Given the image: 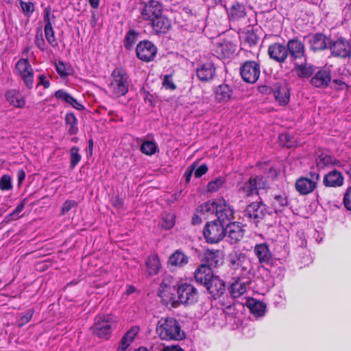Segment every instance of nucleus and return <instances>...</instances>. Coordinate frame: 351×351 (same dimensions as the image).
Returning a JSON list of instances; mask_svg holds the SVG:
<instances>
[{
    "instance_id": "51",
    "label": "nucleus",
    "mask_w": 351,
    "mask_h": 351,
    "mask_svg": "<svg viewBox=\"0 0 351 351\" xmlns=\"http://www.w3.org/2000/svg\"><path fill=\"white\" fill-rule=\"evenodd\" d=\"M19 3L24 14L29 17L35 10L34 4L32 2H25L22 0H19Z\"/></svg>"
},
{
    "instance_id": "60",
    "label": "nucleus",
    "mask_w": 351,
    "mask_h": 351,
    "mask_svg": "<svg viewBox=\"0 0 351 351\" xmlns=\"http://www.w3.org/2000/svg\"><path fill=\"white\" fill-rule=\"evenodd\" d=\"M170 282V280L169 278H163L162 280L161 284L160 285V287L158 289V295L164 300V296L165 295V289H167L169 287Z\"/></svg>"
},
{
    "instance_id": "25",
    "label": "nucleus",
    "mask_w": 351,
    "mask_h": 351,
    "mask_svg": "<svg viewBox=\"0 0 351 351\" xmlns=\"http://www.w3.org/2000/svg\"><path fill=\"white\" fill-rule=\"evenodd\" d=\"M214 276L211 267L206 264L200 265L194 272L196 282L204 287Z\"/></svg>"
},
{
    "instance_id": "38",
    "label": "nucleus",
    "mask_w": 351,
    "mask_h": 351,
    "mask_svg": "<svg viewBox=\"0 0 351 351\" xmlns=\"http://www.w3.org/2000/svg\"><path fill=\"white\" fill-rule=\"evenodd\" d=\"M141 152L147 155L152 156L159 151L154 140H143L140 147Z\"/></svg>"
},
{
    "instance_id": "58",
    "label": "nucleus",
    "mask_w": 351,
    "mask_h": 351,
    "mask_svg": "<svg viewBox=\"0 0 351 351\" xmlns=\"http://www.w3.org/2000/svg\"><path fill=\"white\" fill-rule=\"evenodd\" d=\"M34 313V311L33 309H29L25 315L21 317L20 319L19 320V326H22L24 324L28 323L31 320Z\"/></svg>"
},
{
    "instance_id": "35",
    "label": "nucleus",
    "mask_w": 351,
    "mask_h": 351,
    "mask_svg": "<svg viewBox=\"0 0 351 351\" xmlns=\"http://www.w3.org/2000/svg\"><path fill=\"white\" fill-rule=\"evenodd\" d=\"M54 96L56 99L65 102L78 110L84 109V106L81 104H80L71 95L63 90H58L56 91Z\"/></svg>"
},
{
    "instance_id": "8",
    "label": "nucleus",
    "mask_w": 351,
    "mask_h": 351,
    "mask_svg": "<svg viewBox=\"0 0 351 351\" xmlns=\"http://www.w3.org/2000/svg\"><path fill=\"white\" fill-rule=\"evenodd\" d=\"M114 320L110 315H99L95 318L91 329L97 337L108 339L112 332Z\"/></svg>"
},
{
    "instance_id": "32",
    "label": "nucleus",
    "mask_w": 351,
    "mask_h": 351,
    "mask_svg": "<svg viewBox=\"0 0 351 351\" xmlns=\"http://www.w3.org/2000/svg\"><path fill=\"white\" fill-rule=\"evenodd\" d=\"M5 98L11 106L22 108L25 105V99L23 95L16 89H10L6 91Z\"/></svg>"
},
{
    "instance_id": "6",
    "label": "nucleus",
    "mask_w": 351,
    "mask_h": 351,
    "mask_svg": "<svg viewBox=\"0 0 351 351\" xmlns=\"http://www.w3.org/2000/svg\"><path fill=\"white\" fill-rule=\"evenodd\" d=\"M269 188V184L265 178L262 175L252 176L245 182L238 185V191L244 197L258 195V191L261 189Z\"/></svg>"
},
{
    "instance_id": "41",
    "label": "nucleus",
    "mask_w": 351,
    "mask_h": 351,
    "mask_svg": "<svg viewBox=\"0 0 351 351\" xmlns=\"http://www.w3.org/2000/svg\"><path fill=\"white\" fill-rule=\"evenodd\" d=\"M139 33L134 29H130L125 34L124 38V47L128 50H131L134 45L138 39Z\"/></svg>"
},
{
    "instance_id": "3",
    "label": "nucleus",
    "mask_w": 351,
    "mask_h": 351,
    "mask_svg": "<svg viewBox=\"0 0 351 351\" xmlns=\"http://www.w3.org/2000/svg\"><path fill=\"white\" fill-rule=\"evenodd\" d=\"M227 262L230 269L238 276H251L253 267L247 254L239 250H233L227 256Z\"/></svg>"
},
{
    "instance_id": "15",
    "label": "nucleus",
    "mask_w": 351,
    "mask_h": 351,
    "mask_svg": "<svg viewBox=\"0 0 351 351\" xmlns=\"http://www.w3.org/2000/svg\"><path fill=\"white\" fill-rule=\"evenodd\" d=\"M260 73V65L255 61H246L240 67L241 76L247 83H255L259 78Z\"/></svg>"
},
{
    "instance_id": "48",
    "label": "nucleus",
    "mask_w": 351,
    "mask_h": 351,
    "mask_svg": "<svg viewBox=\"0 0 351 351\" xmlns=\"http://www.w3.org/2000/svg\"><path fill=\"white\" fill-rule=\"evenodd\" d=\"M175 225V215L169 213L165 215H162V227L165 230H169Z\"/></svg>"
},
{
    "instance_id": "36",
    "label": "nucleus",
    "mask_w": 351,
    "mask_h": 351,
    "mask_svg": "<svg viewBox=\"0 0 351 351\" xmlns=\"http://www.w3.org/2000/svg\"><path fill=\"white\" fill-rule=\"evenodd\" d=\"M146 271L149 276H155L158 274L160 268V263L157 255L149 256L146 261Z\"/></svg>"
},
{
    "instance_id": "63",
    "label": "nucleus",
    "mask_w": 351,
    "mask_h": 351,
    "mask_svg": "<svg viewBox=\"0 0 351 351\" xmlns=\"http://www.w3.org/2000/svg\"><path fill=\"white\" fill-rule=\"evenodd\" d=\"M132 342L126 339L124 337L121 339L120 343L117 348V351H125L130 345Z\"/></svg>"
},
{
    "instance_id": "17",
    "label": "nucleus",
    "mask_w": 351,
    "mask_h": 351,
    "mask_svg": "<svg viewBox=\"0 0 351 351\" xmlns=\"http://www.w3.org/2000/svg\"><path fill=\"white\" fill-rule=\"evenodd\" d=\"M250 276H238L237 278H233V282L230 284L229 289L230 293L233 298H239L247 292L251 282Z\"/></svg>"
},
{
    "instance_id": "24",
    "label": "nucleus",
    "mask_w": 351,
    "mask_h": 351,
    "mask_svg": "<svg viewBox=\"0 0 351 351\" xmlns=\"http://www.w3.org/2000/svg\"><path fill=\"white\" fill-rule=\"evenodd\" d=\"M148 23L155 34H165L171 27V21L166 17L163 12L157 17L152 19Z\"/></svg>"
},
{
    "instance_id": "54",
    "label": "nucleus",
    "mask_w": 351,
    "mask_h": 351,
    "mask_svg": "<svg viewBox=\"0 0 351 351\" xmlns=\"http://www.w3.org/2000/svg\"><path fill=\"white\" fill-rule=\"evenodd\" d=\"M77 206V203L75 200L68 199L66 200L61 208V214L65 215L67 212Z\"/></svg>"
},
{
    "instance_id": "31",
    "label": "nucleus",
    "mask_w": 351,
    "mask_h": 351,
    "mask_svg": "<svg viewBox=\"0 0 351 351\" xmlns=\"http://www.w3.org/2000/svg\"><path fill=\"white\" fill-rule=\"evenodd\" d=\"M344 178L342 173L337 170H333L326 173L323 180V183L327 187H339L343 185Z\"/></svg>"
},
{
    "instance_id": "59",
    "label": "nucleus",
    "mask_w": 351,
    "mask_h": 351,
    "mask_svg": "<svg viewBox=\"0 0 351 351\" xmlns=\"http://www.w3.org/2000/svg\"><path fill=\"white\" fill-rule=\"evenodd\" d=\"M139 332V328L138 326H133L129 330L126 332V333L123 335V337L129 340L130 342H132L136 335Z\"/></svg>"
},
{
    "instance_id": "9",
    "label": "nucleus",
    "mask_w": 351,
    "mask_h": 351,
    "mask_svg": "<svg viewBox=\"0 0 351 351\" xmlns=\"http://www.w3.org/2000/svg\"><path fill=\"white\" fill-rule=\"evenodd\" d=\"M267 213V206L262 202L249 204L243 211V217L248 221L257 225L265 218Z\"/></svg>"
},
{
    "instance_id": "46",
    "label": "nucleus",
    "mask_w": 351,
    "mask_h": 351,
    "mask_svg": "<svg viewBox=\"0 0 351 351\" xmlns=\"http://www.w3.org/2000/svg\"><path fill=\"white\" fill-rule=\"evenodd\" d=\"M79 151V148L76 146L72 147L70 149V167L71 169H74L81 160L82 156L80 154Z\"/></svg>"
},
{
    "instance_id": "10",
    "label": "nucleus",
    "mask_w": 351,
    "mask_h": 351,
    "mask_svg": "<svg viewBox=\"0 0 351 351\" xmlns=\"http://www.w3.org/2000/svg\"><path fill=\"white\" fill-rule=\"evenodd\" d=\"M178 298L180 303L191 305L198 301V291L191 284L182 283L177 288Z\"/></svg>"
},
{
    "instance_id": "23",
    "label": "nucleus",
    "mask_w": 351,
    "mask_h": 351,
    "mask_svg": "<svg viewBox=\"0 0 351 351\" xmlns=\"http://www.w3.org/2000/svg\"><path fill=\"white\" fill-rule=\"evenodd\" d=\"M216 69L212 62H201L196 68L197 78L202 82L212 80L215 75Z\"/></svg>"
},
{
    "instance_id": "19",
    "label": "nucleus",
    "mask_w": 351,
    "mask_h": 351,
    "mask_svg": "<svg viewBox=\"0 0 351 351\" xmlns=\"http://www.w3.org/2000/svg\"><path fill=\"white\" fill-rule=\"evenodd\" d=\"M308 43L311 51L316 52L329 49L331 38L322 33H316L308 36Z\"/></svg>"
},
{
    "instance_id": "53",
    "label": "nucleus",
    "mask_w": 351,
    "mask_h": 351,
    "mask_svg": "<svg viewBox=\"0 0 351 351\" xmlns=\"http://www.w3.org/2000/svg\"><path fill=\"white\" fill-rule=\"evenodd\" d=\"M12 188L11 178L8 175H3L0 179V189L3 191Z\"/></svg>"
},
{
    "instance_id": "26",
    "label": "nucleus",
    "mask_w": 351,
    "mask_h": 351,
    "mask_svg": "<svg viewBox=\"0 0 351 351\" xmlns=\"http://www.w3.org/2000/svg\"><path fill=\"white\" fill-rule=\"evenodd\" d=\"M214 95L216 102L226 104L232 99L233 89L230 86L222 84L215 88Z\"/></svg>"
},
{
    "instance_id": "50",
    "label": "nucleus",
    "mask_w": 351,
    "mask_h": 351,
    "mask_svg": "<svg viewBox=\"0 0 351 351\" xmlns=\"http://www.w3.org/2000/svg\"><path fill=\"white\" fill-rule=\"evenodd\" d=\"M44 30H45V36L46 40H47L48 43L51 47H56L58 45V43H57V41H56V39L55 37L53 27L52 26L45 27Z\"/></svg>"
},
{
    "instance_id": "1",
    "label": "nucleus",
    "mask_w": 351,
    "mask_h": 351,
    "mask_svg": "<svg viewBox=\"0 0 351 351\" xmlns=\"http://www.w3.org/2000/svg\"><path fill=\"white\" fill-rule=\"evenodd\" d=\"M197 211L207 217L215 215L221 221H230L234 219V210L223 198H216L200 205Z\"/></svg>"
},
{
    "instance_id": "28",
    "label": "nucleus",
    "mask_w": 351,
    "mask_h": 351,
    "mask_svg": "<svg viewBox=\"0 0 351 351\" xmlns=\"http://www.w3.org/2000/svg\"><path fill=\"white\" fill-rule=\"evenodd\" d=\"M294 71L299 78H309L315 71V66L304 59V62H294Z\"/></svg>"
},
{
    "instance_id": "29",
    "label": "nucleus",
    "mask_w": 351,
    "mask_h": 351,
    "mask_svg": "<svg viewBox=\"0 0 351 351\" xmlns=\"http://www.w3.org/2000/svg\"><path fill=\"white\" fill-rule=\"evenodd\" d=\"M330 80V72L328 70L321 69L311 77V84L317 88H325L328 86Z\"/></svg>"
},
{
    "instance_id": "40",
    "label": "nucleus",
    "mask_w": 351,
    "mask_h": 351,
    "mask_svg": "<svg viewBox=\"0 0 351 351\" xmlns=\"http://www.w3.org/2000/svg\"><path fill=\"white\" fill-rule=\"evenodd\" d=\"M289 204V200L286 194H279L275 195L272 202V206L276 213L281 212Z\"/></svg>"
},
{
    "instance_id": "57",
    "label": "nucleus",
    "mask_w": 351,
    "mask_h": 351,
    "mask_svg": "<svg viewBox=\"0 0 351 351\" xmlns=\"http://www.w3.org/2000/svg\"><path fill=\"white\" fill-rule=\"evenodd\" d=\"M162 85L165 88L172 90L176 88V86L173 83L172 76L171 75H166L164 76Z\"/></svg>"
},
{
    "instance_id": "5",
    "label": "nucleus",
    "mask_w": 351,
    "mask_h": 351,
    "mask_svg": "<svg viewBox=\"0 0 351 351\" xmlns=\"http://www.w3.org/2000/svg\"><path fill=\"white\" fill-rule=\"evenodd\" d=\"M254 253L258 258V263L263 265H267V269L272 276L283 275L284 269L280 267H277L274 265L273 256L267 243L256 244L254 247Z\"/></svg>"
},
{
    "instance_id": "16",
    "label": "nucleus",
    "mask_w": 351,
    "mask_h": 351,
    "mask_svg": "<svg viewBox=\"0 0 351 351\" xmlns=\"http://www.w3.org/2000/svg\"><path fill=\"white\" fill-rule=\"evenodd\" d=\"M315 164L318 169H324L330 166L337 165L340 162L332 156L329 151L318 148L315 152Z\"/></svg>"
},
{
    "instance_id": "11",
    "label": "nucleus",
    "mask_w": 351,
    "mask_h": 351,
    "mask_svg": "<svg viewBox=\"0 0 351 351\" xmlns=\"http://www.w3.org/2000/svg\"><path fill=\"white\" fill-rule=\"evenodd\" d=\"M329 49L331 55L343 59L351 58V45L346 38L339 37L336 40H330Z\"/></svg>"
},
{
    "instance_id": "64",
    "label": "nucleus",
    "mask_w": 351,
    "mask_h": 351,
    "mask_svg": "<svg viewBox=\"0 0 351 351\" xmlns=\"http://www.w3.org/2000/svg\"><path fill=\"white\" fill-rule=\"evenodd\" d=\"M343 14L346 20H351V3L344 7Z\"/></svg>"
},
{
    "instance_id": "49",
    "label": "nucleus",
    "mask_w": 351,
    "mask_h": 351,
    "mask_svg": "<svg viewBox=\"0 0 351 351\" xmlns=\"http://www.w3.org/2000/svg\"><path fill=\"white\" fill-rule=\"evenodd\" d=\"M25 204V200L21 202V203L19 205H17L16 208L6 217V219L8 221L18 219L21 217L20 213L24 209Z\"/></svg>"
},
{
    "instance_id": "45",
    "label": "nucleus",
    "mask_w": 351,
    "mask_h": 351,
    "mask_svg": "<svg viewBox=\"0 0 351 351\" xmlns=\"http://www.w3.org/2000/svg\"><path fill=\"white\" fill-rule=\"evenodd\" d=\"M206 258L210 266L217 267L222 263L221 258L219 256V252H208L206 254Z\"/></svg>"
},
{
    "instance_id": "20",
    "label": "nucleus",
    "mask_w": 351,
    "mask_h": 351,
    "mask_svg": "<svg viewBox=\"0 0 351 351\" xmlns=\"http://www.w3.org/2000/svg\"><path fill=\"white\" fill-rule=\"evenodd\" d=\"M225 226V236L227 237V241L230 244H237L244 235V230L242 228L240 223L231 222L230 221L226 223Z\"/></svg>"
},
{
    "instance_id": "13",
    "label": "nucleus",
    "mask_w": 351,
    "mask_h": 351,
    "mask_svg": "<svg viewBox=\"0 0 351 351\" xmlns=\"http://www.w3.org/2000/svg\"><path fill=\"white\" fill-rule=\"evenodd\" d=\"M15 69L28 89L34 86V71L27 58H21L16 62Z\"/></svg>"
},
{
    "instance_id": "56",
    "label": "nucleus",
    "mask_w": 351,
    "mask_h": 351,
    "mask_svg": "<svg viewBox=\"0 0 351 351\" xmlns=\"http://www.w3.org/2000/svg\"><path fill=\"white\" fill-rule=\"evenodd\" d=\"M343 202L345 208L348 210H351V186L346 190Z\"/></svg>"
},
{
    "instance_id": "44",
    "label": "nucleus",
    "mask_w": 351,
    "mask_h": 351,
    "mask_svg": "<svg viewBox=\"0 0 351 351\" xmlns=\"http://www.w3.org/2000/svg\"><path fill=\"white\" fill-rule=\"evenodd\" d=\"M56 69L57 73L62 78L71 75L72 71L71 66L62 60H59L56 63Z\"/></svg>"
},
{
    "instance_id": "39",
    "label": "nucleus",
    "mask_w": 351,
    "mask_h": 351,
    "mask_svg": "<svg viewBox=\"0 0 351 351\" xmlns=\"http://www.w3.org/2000/svg\"><path fill=\"white\" fill-rule=\"evenodd\" d=\"M65 123L67 127V132L70 135H74L77 133V119L74 113L67 112L66 114Z\"/></svg>"
},
{
    "instance_id": "52",
    "label": "nucleus",
    "mask_w": 351,
    "mask_h": 351,
    "mask_svg": "<svg viewBox=\"0 0 351 351\" xmlns=\"http://www.w3.org/2000/svg\"><path fill=\"white\" fill-rule=\"evenodd\" d=\"M34 43L36 46L42 51H45L47 49V45L45 44L41 31L36 33Z\"/></svg>"
},
{
    "instance_id": "7",
    "label": "nucleus",
    "mask_w": 351,
    "mask_h": 351,
    "mask_svg": "<svg viewBox=\"0 0 351 351\" xmlns=\"http://www.w3.org/2000/svg\"><path fill=\"white\" fill-rule=\"evenodd\" d=\"M229 221H221L218 219L208 222L203 230L204 237L208 243H217L225 237V225Z\"/></svg>"
},
{
    "instance_id": "12",
    "label": "nucleus",
    "mask_w": 351,
    "mask_h": 351,
    "mask_svg": "<svg viewBox=\"0 0 351 351\" xmlns=\"http://www.w3.org/2000/svg\"><path fill=\"white\" fill-rule=\"evenodd\" d=\"M157 52V47L149 40L140 41L136 47V57L145 62L153 61L156 56Z\"/></svg>"
},
{
    "instance_id": "47",
    "label": "nucleus",
    "mask_w": 351,
    "mask_h": 351,
    "mask_svg": "<svg viewBox=\"0 0 351 351\" xmlns=\"http://www.w3.org/2000/svg\"><path fill=\"white\" fill-rule=\"evenodd\" d=\"M224 180L222 178H217L208 182L206 190L208 193L217 191L223 184Z\"/></svg>"
},
{
    "instance_id": "30",
    "label": "nucleus",
    "mask_w": 351,
    "mask_h": 351,
    "mask_svg": "<svg viewBox=\"0 0 351 351\" xmlns=\"http://www.w3.org/2000/svg\"><path fill=\"white\" fill-rule=\"evenodd\" d=\"M274 97L281 106H286L290 100L289 88L285 83L278 84L273 90Z\"/></svg>"
},
{
    "instance_id": "27",
    "label": "nucleus",
    "mask_w": 351,
    "mask_h": 351,
    "mask_svg": "<svg viewBox=\"0 0 351 351\" xmlns=\"http://www.w3.org/2000/svg\"><path fill=\"white\" fill-rule=\"evenodd\" d=\"M268 53L271 59L279 63L285 62L288 56L287 47L280 43L270 45L268 48Z\"/></svg>"
},
{
    "instance_id": "34",
    "label": "nucleus",
    "mask_w": 351,
    "mask_h": 351,
    "mask_svg": "<svg viewBox=\"0 0 351 351\" xmlns=\"http://www.w3.org/2000/svg\"><path fill=\"white\" fill-rule=\"evenodd\" d=\"M235 51L234 45L229 41L218 43L215 45V52L216 56L221 59L229 58Z\"/></svg>"
},
{
    "instance_id": "21",
    "label": "nucleus",
    "mask_w": 351,
    "mask_h": 351,
    "mask_svg": "<svg viewBox=\"0 0 351 351\" xmlns=\"http://www.w3.org/2000/svg\"><path fill=\"white\" fill-rule=\"evenodd\" d=\"M223 7L226 8L230 21H238L245 16L246 13L244 5L239 3L236 0L225 1V5Z\"/></svg>"
},
{
    "instance_id": "61",
    "label": "nucleus",
    "mask_w": 351,
    "mask_h": 351,
    "mask_svg": "<svg viewBox=\"0 0 351 351\" xmlns=\"http://www.w3.org/2000/svg\"><path fill=\"white\" fill-rule=\"evenodd\" d=\"M279 139L281 141V143H283V145L289 148L293 146V143L291 141V138L290 135L287 134H280L279 136Z\"/></svg>"
},
{
    "instance_id": "62",
    "label": "nucleus",
    "mask_w": 351,
    "mask_h": 351,
    "mask_svg": "<svg viewBox=\"0 0 351 351\" xmlns=\"http://www.w3.org/2000/svg\"><path fill=\"white\" fill-rule=\"evenodd\" d=\"M208 171V167L206 164H202L194 172L196 178H200Z\"/></svg>"
},
{
    "instance_id": "37",
    "label": "nucleus",
    "mask_w": 351,
    "mask_h": 351,
    "mask_svg": "<svg viewBox=\"0 0 351 351\" xmlns=\"http://www.w3.org/2000/svg\"><path fill=\"white\" fill-rule=\"evenodd\" d=\"M247 306L251 313L256 317L263 316L265 313V304L253 298L247 300Z\"/></svg>"
},
{
    "instance_id": "2",
    "label": "nucleus",
    "mask_w": 351,
    "mask_h": 351,
    "mask_svg": "<svg viewBox=\"0 0 351 351\" xmlns=\"http://www.w3.org/2000/svg\"><path fill=\"white\" fill-rule=\"evenodd\" d=\"M156 332L161 339L167 341H179L185 337L179 322L173 317L161 318L158 322Z\"/></svg>"
},
{
    "instance_id": "33",
    "label": "nucleus",
    "mask_w": 351,
    "mask_h": 351,
    "mask_svg": "<svg viewBox=\"0 0 351 351\" xmlns=\"http://www.w3.org/2000/svg\"><path fill=\"white\" fill-rule=\"evenodd\" d=\"M296 191L302 195L312 193L317 187L315 182L306 177H300L295 183Z\"/></svg>"
},
{
    "instance_id": "4",
    "label": "nucleus",
    "mask_w": 351,
    "mask_h": 351,
    "mask_svg": "<svg viewBox=\"0 0 351 351\" xmlns=\"http://www.w3.org/2000/svg\"><path fill=\"white\" fill-rule=\"evenodd\" d=\"M112 81L109 84V90L112 96L120 97L125 95L129 89L130 79L126 71L122 68H116L111 74Z\"/></svg>"
},
{
    "instance_id": "14",
    "label": "nucleus",
    "mask_w": 351,
    "mask_h": 351,
    "mask_svg": "<svg viewBox=\"0 0 351 351\" xmlns=\"http://www.w3.org/2000/svg\"><path fill=\"white\" fill-rule=\"evenodd\" d=\"M141 16L143 21H150L163 12L162 4L157 0H149L141 3Z\"/></svg>"
},
{
    "instance_id": "43",
    "label": "nucleus",
    "mask_w": 351,
    "mask_h": 351,
    "mask_svg": "<svg viewBox=\"0 0 351 351\" xmlns=\"http://www.w3.org/2000/svg\"><path fill=\"white\" fill-rule=\"evenodd\" d=\"M258 29H247L246 32L243 34V39L244 41L248 44L250 47L255 46L258 40L259 37L257 34Z\"/></svg>"
},
{
    "instance_id": "18",
    "label": "nucleus",
    "mask_w": 351,
    "mask_h": 351,
    "mask_svg": "<svg viewBox=\"0 0 351 351\" xmlns=\"http://www.w3.org/2000/svg\"><path fill=\"white\" fill-rule=\"evenodd\" d=\"M288 54L293 60L306 59L304 44L298 38L290 39L287 44Z\"/></svg>"
},
{
    "instance_id": "55",
    "label": "nucleus",
    "mask_w": 351,
    "mask_h": 351,
    "mask_svg": "<svg viewBox=\"0 0 351 351\" xmlns=\"http://www.w3.org/2000/svg\"><path fill=\"white\" fill-rule=\"evenodd\" d=\"M51 17L53 19H55L54 15L51 13V8L49 6L47 7L44 10V16L43 19L45 22V27H51L52 26V23L51 22Z\"/></svg>"
},
{
    "instance_id": "22",
    "label": "nucleus",
    "mask_w": 351,
    "mask_h": 351,
    "mask_svg": "<svg viewBox=\"0 0 351 351\" xmlns=\"http://www.w3.org/2000/svg\"><path fill=\"white\" fill-rule=\"evenodd\" d=\"M205 287L213 300L220 298L226 291L225 282L217 276H215Z\"/></svg>"
},
{
    "instance_id": "42",
    "label": "nucleus",
    "mask_w": 351,
    "mask_h": 351,
    "mask_svg": "<svg viewBox=\"0 0 351 351\" xmlns=\"http://www.w3.org/2000/svg\"><path fill=\"white\" fill-rule=\"evenodd\" d=\"M169 263L175 266H183L188 263V257L181 251L177 250L169 257Z\"/></svg>"
}]
</instances>
